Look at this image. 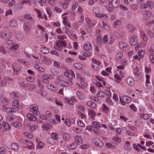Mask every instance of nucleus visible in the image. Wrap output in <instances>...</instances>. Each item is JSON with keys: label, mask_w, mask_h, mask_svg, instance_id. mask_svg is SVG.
Listing matches in <instances>:
<instances>
[{"label": "nucleus", "mask_w": 154, "mask_h": 154, "mask_svg": "<svg viewBox=\"0 0 154 154\" xmlns=\"http://www.w3.org/2000/svg\"><path fill=\"white\" fill-rule=\"evenodd\" d=\"M93 142L95 143L97 146L101 147L103 145V143L99 139L97 138H94L92 140Z\"/></svg>", "instance_id": "nucleus-24"}, {"label": "nucleus", "mask_w": 154, "mask_h": 154, "mask_svg": "<svg viewBox=\"0 0 154 154\" xmlns=\"http://www.w3.org/2000/svg\"><path fill=\"white\" fill-rule=\"evenodd\" d=\"M120 100L122 104L125 106L126 103H129L131 100V98L126 96H123L122 97H119Z\"/></svg>", "instance_id": "nucleus-10"}, {"label": "nucleus", "mask_w": 154, "mask_h": 154, "mask_svg": "<svg viewBox=\"0 0 154 154\" xmlns=\"http://www.w3.org/2000/svg\"><path fill=\"white\" fill-rule=\"evenodd\" d=\"M74 67L78 70H83L85 68V66L80 63H76L74 64Z\"/></svg>", "instance_id": "nucleus-31"}, {"label": "nucleus", "mask_w": 154, "mask_h": 154, "mask_svg": "<svg viewBox=\"0 0 154 154\" xmlns=\"http://www.w3.org/2000/svg\"><path fill=\"white\" fill-rule=\"evenodd\" d=\"M145 53V51L144 50H139L138 52V56L140 58H142L143 57Z\"/></svg>", "instance_id": "nucleus-45"}, {"label": "nucleus", "mask_w": 154, "mask_h": 154, "mask_svg": "<svg viewBox=\"0 0 154 154\" xmlns=\"http://www.w3.org/2000/svg\"><path fill=\"white\" fill-rule=\"evenodd\" d=\"M57 0H47V1L49 4L52 6H54Z\"/></svg>", "instance_id": "nucleus-64"}, {"label": "nucleus", "mask_w": 154, "mask_h": 154, "mask_svg": "<svg viewBox=\"0 0 154 154\" xmlns=\"http://www.w3.org/2000/svg\"><path fill=\"white\" fill-rule=\"evenodd\" d=\"M66 45V43L65 41H59L54 44V48L57 50L60 51L63 47H65Z\"/></svg>", "instance_id": "nucleus-9"}, {"label": "nucleus", "mask_w": 154, "mask_h": 154, "mask_svg": "<svg viewBox=\"0 0 154 154\" xmlns=\"http://www.w3.org/2000/svg\"><path fill=\"white\" fill-rule=\"evenodd\" d=\"M140 36L144 42H147L148 41V38L146 36L145 33L143 32H140Z\"/></svg>", "instance_id": "nucleus-40"}, {"label": "nucleus", "mask_w": 154, "mask_h": 154, "mask_svg": "<svg viewBox=\"0 0 154 154\" xmlns=\"http://www.w3.org/2000/svg\"><path fill=\"white\" fill-rule=\"evenodd\" d=\"M88 115L89 118H91L92 120L95 119V117L96 116V112L91 109H88Z\"/></svg>", "instance_id": "nucleus-22"}, {"label": "nucleus", "mask_w": 154, "mask_h": 154, "mask_svg": "<svg viewBox=\"0 0 154 154\" xmlns=\"http://www.w3.org/2000/svg\"><path fill=\"white\" fill-rule=\"evenodd\" d=\"M149 52L151 54L149 56V59L151 62L154 64V45H152L151 48L149 50Z\"/></svg>", "instance_id": "nucleus-19"}, {"label": "nucleus", "mask_w": 154, "mask_h": 154, "mask_svg": "<svg viewBox=\"0 0 154 154\" xmlns=\"http://www.w3.org/2000/svg\"><path fill=\"white\" fill-rule=\"evenodd\" d=\"M113 140L116 143H119L121 141V138L117 136L114 137L112 138Z\"/></svg>", "instance_id": "nucleus-46"}, {"label": "nucleus", "mask_w": 154, "mask_h": 154, "mask_svg": "<svg viewBox=\"0 0 154 154\" xmlns=\"http://www.w3.org/2000/svg\"><path fill=\"white\" fill-rule=\"evenodd\" d=\"M19 122L15 121L11 122V125L12 126L17 128H19L22 126V124L21 122L22 121V119L21 118H19Z\"/></svg>", "instance_id": "nucleus-23"}, {"label": "nucleus", "mask_w": 154, "mask_h": 154, "mask_svg": "<svg viewBox=\"0 0 154 154\" xmlns=\"http://www.w3.org/2000/svg\"><path fill=\"white\" fill-rule=\"evenodd\" d=\"M41 51L44 54H48L49 52V50L46 47H42L41 48Z\"/></svg>", "instance_id": "nucleus-53"}, {"label": "nucleus", "mask_w": 154, "mask_h": 154, "mask_svg": "<svg viewBox=\"0 0 154 154\" xmlns=\"http://www.w3.org/2000/svg\"><path fill=\"white\" fill-rule=\"evenodd\" d=\"M36 141L38 144L36 146L37 149H42L44 146V143L43 142H41L37 138L36 139Z\"/></svg>", "instance_id": "nucleus-36"}, {"label": "nucleus", "mask_w": 154, "mask_h": 154, "mask_svg": "<svg viewBox=\"0 0 154 154\" xmlns=\"http://www.w3.org/2000/svg\"><path fill=\"white\" fill-rule=\"evenodd\" d=\"M7 150L4 147L2 146L0 147V154H5Z\"/></svg>", "instance_id": "nucleus-62"}, {"label": "nucleus", "mask_w": 154, "mask_h": 154, "mask_svg": "<svg viewBox=\"0 0 154 154\" xmlns=\"http://www.w3.org/2000/svg\"><path fill=\"white\" fill-rule=\"evenodd\" d=\"M2 125L3 127L5 129L8 130H10L11 128L10 125L6 122H4L2 123Z\"/></svg>", "instance_id": "nucleus-47"}, {"label": "nucleus", "mask_w": 154, "mask_h": 154, "mask_svg": "<svg viewBox=\"0 0 154 154\" xmlns=\"http://www.w3.org/2000/svg\"><path fill=\"white\" fill-rule=\"evenodd\" d=\"M127 82L128 85L131 86L134 85V80L131 77L127 78Z\"/></svg>", "instance_id": "nucleus-42"}, {"label": "nucleus", "mask_w": 154, "mask_h": 154, "mask_svg": "<svg viewBox=\"0 0 154 154\" xmlns=\"http://www.w3.org/2000/svg\"><path fill=\"white\" fill-rule=\"evenodd\" d=\"M75 142L77 145H80L82 143L83 141L81 137L77 135L75 137Z\"/></svg>", "instance_id": "nucleus-29"}, {"label": "nucleus", "mask_w": 154, "mask_h": 154, "mask_svg": "<svg viewBox=\"0 0 154 154\" xmlns=\"http://www.w3.org/2000/svg\"><path fill=\"white\" fill-rule=\"evenodd\" d=\"M103 26L102 27V28L103 29H105L106 30L108 31L110 29L109 26L106 23L102 22Z\"/></svg>", "instance_id": "nucleus-61"}, {"label": "nucleus", "mask_w": 154, "mask_h": 154, "mask_svg": "<svg viewBox=\"0 0 154 154\" xmlns=\"http://www.w3.org/2000/svg\"><path fill=\"white\" fill-rule=\"evenodd\" d=\"M108 5L105 6L106 10L109 12L112 11L113 8H116L119 5V0H108Z\"/></svg>", "instance_id": "nucleus-1"}, {"label": "nucleus", "mask_w": 154, "mask_h": 154, "mask_svg": "<svg viewBox=\"0 0 154 154\" xmlns=\"http://www.w3.org/2000/svg\"><path fill=\"white\" fill-rule=\"evenodd\" d=\"M42 128L43 130L47 131L52 128V125L48 123H44L43 124Z\"/></svg>", "instance_id": "nucleus-26"}, {"label": "nucleus", "mask_w": 154, "mask_h": 154, "mask_svg": "<svg viewBox=\"0 0 154 154\" xmlns=\"http://www.w3.org/2000/svg\"><path fill=\"white\" fill-rule=\"evenodd\" d=\"M19 46L18 44H15L11 48V49L14 52L17 53L19 52L18 48Z\"/></svg>", "instance_id": "nucleus-33"}, {"label": "nucleus", "mask_w": 154, "mask_h": 154, "mask_svg": "<svg viewBox=\"0 0 154 154\" xmlns=\"http://www.w3.org/2000/svg\"><path fill=\"white\" fill-rule=\"evenodd\" d=\"M67 14H68V13H66L62 15V17L63 19V22L64 25L69 27H70L71 26V24L70 23V21L66 17L64 16Z\"/></svg>", "instance_id": "nucleus-16"}, {"label": "nucleus", "mask_w": 154, "mask_h": 154, "mask_svg": "<svg viewBox=\"0 0 154 154\" xmlns=\"http://www.w3.org/2000/svg\"><path fill=\"white\" fill-rule=\"evenodd\" d=\"M76 95L78 98L81 99L82 100L84 98L83 95L79 91H77L76 92Z\"/></svg>", "instance_id": "nucleus-63"}, {"label": "nucleus", "mask_w": 154, "mask_h": 154, "mask_svg": "<svg viewBox=\"0 0 154 154\" xmlns=\"http://www.w3.org/2000/svg\"><path fill=\"white\" fill-rule=\"evenodd\" d=\"M59 138V134L58 133L52 132L51 133V138H49L48 140V142L49 143L52 144L53 142H52L53 139L55 140H58Z\"/></svg>", "instance_id": "nucleus-14"}, {"label": "nucleus", "mask_w": 154, "mask_h": 154, "mask_svg": "<svg viewBox=\"0 0 154 154\" xmlns=\"http://www.w3.org/2000/svg\"><path fill=\"white\" fill-rule=\"evenodd\" d=\"M77 145L75 143H72L67 146V148L71 149H74L76 148Z\"/></svg>", "instance_id": "nucleus-50"}, {"label": "nucleus", "mask_w": 154, "mask_h": 154, "mask_svg": "<svg viewBox=\"0 0 154 154\" xmlns=\"http://www.w3.org/2000/svg\"><path fill=\"white\" fill-rule=\"evenodd\" d=\"M137 38L135 36H134L131 38L130 41V44L131 45H135V49L137 50L139 48L144 47L146 45L141 43H139L137 44Z\"/></svg>", "instance_id": "nucleus-5"}, {"label": "nucleus", "mask_w": 154, "mask_h": 154, "mask_svg": "<svg viewBox=\"0 0 154 154\" xmlns=\"http://www.w3.org/2000/svg\"><path fill=\"white\" fill-rule=\"evenodd\" d=\"M83 48L85 51H88L92 48V45L89 42H85L83 45Z\"/></svg>", "instance_id": "nucleus-28"}, {"label": "nucleus", "mask_w": 154, "mask_h": 154, "mask_svg": "<svg viewBox=\"0 0 154 154\" xmlns=\"http://www.w3.org/2000/svg\"><path fill=\"white\" fill-rule=\"evenodd\" d=\"M47 87L49 89L52 91H56L58 89L54 85L52 84L48 85Z\"/></svg>", "instance_id": "nucleus-51"}, {"label": "nucleus", "mask_w": 154, "mask_h": 154, "mask_svg": "<svg viewBox=\"0 0 154 154\" xmlns=\"http://www.w3.org/2000/svg\"><path fill=\"white\" fill-rule=\"evenodd\" d=\"M134 149H135L138 152H140L141 151L140 145L139 144H134L133 145Z\"/></svg>", "instance_id": "nucleus-48"}, {"label": "nucleus", "mask_w": 154, "mask_h": 154, "mask_svg": "<svg viewBox=\"0 0 154 154\" xmlns=\"http://www.w3.org/2000/svg\"><path fill=\"white\" fill-rule=\"evenodd\" d=\"M100 63L94 59H92V63L91 64L92 67L95 70L97 71L99 70V65Z\"/></svg>", "instance_id": "nucleus-11"}, {"label": "nucleus", "mask_w": 154, "mask_h": 154, "mask_svg": "<svg viewBox=\"0 0 154 154\" xmlns=\"http://www.w3.org/2000/svg\"><path fill=\"white\" fill-rule=\"evenodd\" d=\"M72 82L71 80L69 79L63 80H56L55 82V84H58L60 86L65 87H67L70 86L72 84Z\"/></svg>", "instance_id": "nucleus-3"}, {"label": "nucleus", "mask_w": 154, "mask_h": 154, "mask_svg": "<svg viewBox=\"0 0 154 154\" xmlns=\"http://www.w3.org/2000/svg\"><path fill=\"white\" fill-rule=\"evenodd\" d=\"M12 67L14 69V73L15 74H17L18 72L20 69V66L17 64L14 63L13 64Z\"/></svg>", "instance_id": "nucleus-30"}, {"label": "nucleus", "mask_w": 154, "mask_h": 154, "mask_svg": "<svg viewBox=\"0 0 154 154\" xmlns=\"http://www.w3.org/2000/svg\"><path fill=\"white\" fill-rule=\"evenodd\" d=\"M65 100L66 103L70 105H73L74 101H75V99L74 98L71 99L69 98L66 97L65 98Z\"/></svg>", "instance_id": "nucleus-35"}, {"label": "nucleus", "mask_w": 154, "mask_h": 154, "mask_svg": "<svg viewBox=\"0 0 154 154\" xmlns=\"http://www.w3.org/2000/svg\"><path fill=\"white\" fill-rule=\"evenodd\" d=\"M115 78L121 81V78H123L125 76V74L122 71L119 70H116V74L114 75Z\"/></svg>", "instance_id": "nucleus-15"}, {"label": "nucleus", "mask_w": 154, "mask_h": 154, "mask_svg": "<svg viewBox=\"0 0 154 154\" xmlns=\"http://www.w3.org/2000/svg\"><path fill=\"white\" fill-rule=\"evenodd\" d=\"M125 148L127 150H130L131 149V146L130 142L127 141L125 142Z\"/></svg>", "instance_id": "nucleus-59"}, {"label": "nucleus", "mask_w": 154, "mask_h": 154, "mask_svg": "<svg viewBox=\"0 0 154 154\" xmlns=\"http://www.w3.org/2000/svg\"><path fill=\"white\" fill-rule=\"evenodd\" d=\"M22 145L25 148L29 149H33L35 148V146L31 142L26 140H23L21 141Z\"/></svg>", "instance_id": "nucleus-8"}, {"label": "nucleus", "mask_w": 154, "mask_h": 154, "mask_svg": "<svg viewBox=\"0 0 154 154\" xmlns=\"http://www.w3.org/2000/svg\"><path fill=\"white\" fill-rule=\"evenodd\" d=\"M12 106L14 109H20V106L19 105V102L17 100H14L12 103Z\"/></svg>", "instance_id": "nucleus-39"}, {"label": "nucleus", "mask_w": 154, "mask_h": 154, "mask_svg": "<svg viewBox=\"0 0 154 154\" xmlns=\"http://www.w3.org/2000/svg\"><path fill=\"white\" fill-rule=\"evenodd\" d=\"M87 105L93 109H95L96 107V104L94 103L90 100L88 101L87 102Z\"/></svg>", "instance_id": "nucleus-41"}, {"label": "nucleus", "mask_w": 154, "mask_h": 154, "mask_svg": "<svg viewBox=\"0 0 154 154\" xmlns=\"http://www.w3.org/2000/svg\"><path fill=\"white\" fill-rule=\"evenodd\" d=\"M30 109V111L35 115L39 114V112L38 111V107L37 105L35 104H33L30 105L29 107Z\"/></svg>", "instance_id": "nucleus-13"}, {"label": "nucleus", "mask_w": 154, "mask_h": 154, "mask_svg": "<svg viewBox=\"0 0 154 154\" xmlns=\"http://www.w3.org/2000/svg\"><path fill=\"white\" fill-rule=\"evenodd\" d=\"M73 131L77 133L80 134L81 133L82 131L81 129L77 127H72Z\"/></svg>", "instance_id": "nucleus-60"}, {"label": "nucleus", "mask_w": 154, "mask_h": 154, "mask_svg": "<svg viewBox=\"0 0 154 154\" xmlns=\"http://www.w3.org/2000/svg\"><path fill=\"white\" fill-rule=\"evenodd\" d=\"M92 126L89 125L87 126L86 129L89 131H92L95 133H98L100 127V123L97 122H92Z\"/></svg>", "instance_id": "nucleus-4"}, {"label": "nucleus", "mask_w": 154, "mask_h": 154, "mask_svg": "<svg viewBox=\"0 0 154 154\" xmlns=\"http://www.w3.org/2000/svg\"><path fill=\"white\" fill-rule=\"evenodd\" d=\"M11 35V32L8 30L0 32V37L1 38L7 36V38H10Z\"/></svg>", "instance_id": "nucleus-18"}, {"label": "nucleus", "mask_w": 154, "mask_h": 154, "mask_svg": "<svg viewBox=\"0 0 154 154\" xmlns=\"http://www.w3.org/2000/svg\"><path fill=\"white\" fill-rule=\"evenodd\" d=\"M68 36L71 39L73 40H75L77 38L75 34H73L71 33H69V34L68 35Z\"/></svg>", "instance_id": "nucleus-58"}, {"label": "nucleus", "mask_w": 154, "mask_h": 154, "mask_svg": "<svg viewBox=\"0 0 154 154\" xmlns=\"http://www.w3.org/2000/svg\"><path fill=\"white\" fill-rule=\"evenodd\" d=\"M27 118L30 121H35L37 120L36 116L31 113H28L27 114Z\"/></svg>", "instance_id": "nucleus-32"}, {"label": "nucleus", "mask_w": 154, "mask_h": 154, "mask_svg": "<svg viewBox=\"0 0 154 154\" xmlns=\"http://www.w3.org/2000/svg\"><path fill=\"white\" fill-rule=\"evenodd\" d=\"M85 21L87 25L89 27H94L96 23V21L94 20H91L90 18L87 17L85 18Z\"/></svg>", "instance_id": "nucleus-17"}, {"label": "nucleus", "mask_w": 154, "mask_h": 154, "mask_svg": "<svg viewBox=\"0 0 154 154\" xmlns=\"http://www.w3.org/2000/svg\"><path fill=\"white\" fill-rule=\"evenodd\" d=\"M65 75L68 78L71 79L73 76H75V74L74 72L71 70H67L65 73Z\"/></svg>", "instance_id": "nucleus-27"}, {"label": "nucleus", "mask_w": 154, "mask_h": 154, "mask_svg": "<svg viewBox=\"0 0 154 154\" xmlns=\"http://www.w3.org/2000/svg\"><path fill=\"white\" fill-rule=\"evenodd\" d=\"M76 76L78 80L80 81L81 84L85 87L86 86V85L85 84V79L82 75L80 74L77 73L76 74Z\"/></svg>", "instance_id": "nucleus-25"}, {"label": "nucleus", "mask_w": 154, "mask_h": 154, "mask_svg": "<svg viewBox=\"0 0 154 154\" xmlns=\"http://www.w3.org/2000/svg\"><path fill=\"white\" fill-rule=\"evenodd\" d=\"M91 53L90 52H84L82 54L79 55V59L81 60H84L86 59L87 57H91Z\"/></svg>", "instance_id": "nucleus-12"}, {"label": "nucleus", "mask_w": 154, "mask_h": 154, "mask_svg": "<svg viewBox=\"0 0 154 154\" xmlns=\"http://www.w3.org/2000/svg\"><path fill=\"white\" fill-rule=\"evenodd\" d=\"M105 96V94L102 91H99L97 94V96L98 97L103 98Z\"/></svg>", "instance_id": "nucleus-56"}, {"label": "nucleus", "mask_w": 154, "mask_h": 154, "mask_svg": "<svg viewBox=\"0 0 154 154\" xmlns=\"http://www.w3.org/2000/svg\"><path fill=\"white\" fill-rule=\"evenodd\" d=\"M63 2L62 3V7L64 8H66L69 5V2H70L71 0H63Z\"/></svg>", "instance_id": "nucleus-43"}, {"label": "nucleus", "mask_w": 154, "mask_h": 154, "mask_svg": "<svg viewBox=\"0 0 154 154\" xmlns=\"http://www.w3.org/2000/svg\"><path fill=\"white\" fill-rule=\"evenodd\" d=\"M93 12L96 17L102 18L103 20H106L107 18V16L106 14L100 13V9L97 6H95L94 7Z\"/></svg>", "instance_id": "nucleus-2"}, {"label": "nucleus", "mask_w": 154, "mask_h": 154, "mask_svg": "<svg viewBox=\"0 0 154 154\" xmlns=\"http://www.w3.org/2000/svg\"><path fill=\"white\" fill-rule=\"evenodd\" d=\"M95 79L97 80L100 82H97L96 86L98 87H103V85L105 86L106 82L104 78L100 76H96Z\"/></svg>", "instance_id": "nucleus-6"}, {"label": "nucleus", "mask_w": 154, "mask_h": 154, "mask_svg": "<svg viewBox=\"0 0 154 154\" xmlns=\"http://www.w3.org/2000/svg\"><path fill=\"white\" fill-rule=\"evenodd\" d=\"M35 67L38 71L41 72H43L44 71V68L42 67H39L37 64L35 65Z\"/></svg>", "instance_id": "nucleus-57"}, {"label": "nucleus", "mask_w": 154, "mask_h": 154, "mask_svg": "<svg viewBox=\"0 0 154 154\" xmlns=\"http://www.w3.org/2000/svg\"><path fill=\"white\" fill-rule=\"evenodd\" d=\"M127 29L130 32L132 33L134 30V27L131 24H129L127 26Z\"/></svg>", "instance_id": "nucleus-52"}, {"label": "nucleus", "mask_w": 154, "mask_h": 154, "mask_svg": "<svg viewBox=\"0 0 154 154\" xmlns=\"http://www.w3.org/2000/svg\"><path fill=\"white\" fill-rule=\"evenodd\" d=\"M31 28V25L29 23H26L24 24L23 28L26 31H29L30 29Z\"/></svg>", "instance_id": "nucleus-44"}, {"label": "nucleus", "mask_w": 154, "mask_h": 154, "mask_svg": "<svg viewBox=\"0 0 154 154\" xmlns=\"http://www.w3.org/2000/svg\"><path fill=\"white\" fill-rule=\"evenodd\" d=\"M140 5V8L141 9H146L148 7L152 9L153 8L154 3L152 2H147L146 3L143 2L139 4Z\"/></svg>", "instance_id": "nucleus-7"}, {"label": "nucleus", "mask_w": 154, "mask_h": 154, "mask_svg": "<svg viewBox=\"0 0 154 154\" xmlns=\"http://www.w3.org/2000/svg\"><path fill=\"white\" fill-rule=\"evenodd\" d=\"M43 82L45 83H48L49 82V80H51L53 78V77L52 75H47L46 74H44L43 75Z\"/></svg>", "instance_id": "nucleus-20"}, {"label": "nucleus", "mask_w": 154, "mask_h": 154, "mask_svg": "<svg viewBox=\"0 0 154 154\" xmlns=\"http://www.w3.org/2000/svg\"><path fill=\"white\" fill-rule=\"evenodd\" d=\"M133 72L135 76H140L141 74V72L140 70L139 69L134 65H133Z\"/></svg>", "instance_id": "nucleus-21"}, {"label": "nucleus", "mask_w": 154, "mask_h": 154, "mask_svg": "<svg viewBox=\"0 0 154 154\" xmlns=\"http://www.w3.org/2000/svg\"><path fill=\"white\" fill-rule=\"evenodd\" d=\"M70 136L67 133H65L63 135V138L64 140H67L70 139Z\"/></svg>", "instance_id": "nucleus-54"}, {"label": "nucleus", "mask_w": 154, "mask_h": 154, "mask_svg": "<svg viewBox=\"0 0 154 154\" xmlns=\"http://www.w3.org/2000/svg\"><path fill=\"white\" fill-rule=\"evenodd\" d=\"M3 108L4 109H5V111L7 112L14 113L16 112V109L12 108H6V106H3Z\"/></svg>", "instance_id": "nucleus-34"}, {"label": "nucleus", "mask_w": 154, "mask_h": 154, "mask_svg": "<svg viewBox=\"0 0 154 154\" xmlns=\"http://www.w3.org/2000/svg\"><path fill=\"white\" fill-rule=\"evenodd\" d=\"M11 148L14 151L18 150L20 148L18 144L16 143H13L11 144Z\"/></svg>", "instance_id": "nucleus-37"}, {"label": "nucleus", "mask_w": 154, "mask_h": 154, "mask_svg": "<svg viewBox=\"0 0 154 154\" xmlns=\"http://www.w3.org/2000/svg\"><path fill=\"white\" fill-rule=\"evenodd\" d=\"M9 24L12 27H16L17 26V21L14 19H12L10 20Z\"/></svg>", "instance_id": "nucleus-38"}, {"label": "nucleus", "mask_w": 154, "mask_h": 154, "mask_svg": "<svg viewBox=\"0 0 154 154\" xmlns=\"http://www.w3.org/2000/svg\"><path fill=\"white\" fill-rule=\"evenodd\" d=\"M102 110L106 113H107L109 109L105 104H103L102 107Z\"/></svg>", "instance_id": "nucleus-49"}, {"label": "nucleus", "mask_w": 154, "mask_h": 154, "mask_svg": "<svg viewBox=\"0 0 154 154\" xmlns=\"http://www.w3.org/2000/svg\"><path fill=\"white\" fill-rule=\"evenodd\" d=\"M77 123L78 125L80 127H84L85 126L84 123L80 119L78 120Z\"/></svg>", "instance_id": "nucleus-55"}]
</instances>
